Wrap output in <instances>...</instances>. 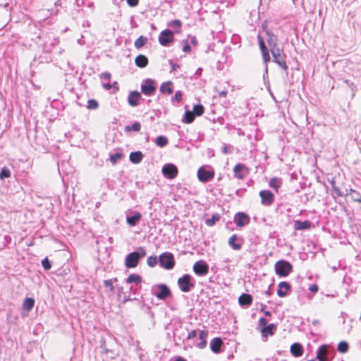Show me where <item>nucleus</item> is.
<instances>
[{
    "label": "nucleus",
    "mask_w": 361,
    "mask_h": 361,
    "mask_svg": "<svg viewBox=\"0 0 361 361\" xmlns=\"http://www.w3.org/2000/svg\"><path fill=\"white\" fill-rule=\"evenodd\" d=\"M159 265L165 269H172L175 266L173 255L169 252L161 254L159 257Z\"/></svg>",
    "instance_id": "39448f33"
},
{
    "label": "nucleus",
    "mask_w": 361,
    "mask_h": 361,
    "mask_svg": "<svg viewBox=\"0 0 361 361\" xmlns=\"http://www.w3.org/2000/svg\"><path fill=\"white\" fill-rule=\"evenodd\" d=\"M328 348L325 345H321L317 350L316 359L318 361H329Z\"/></svg>",
    "instance_id": "dca6fc26"
},
{
    "label": "nucleus",
    "mask_w": 361,
    "mask_h": 361,
    "mask_svg": "<svg viewBox=\"0 0 361 361\" xmlns=\"http://www.w3.org/2000/svg\"><path fill=\"white\" fill-rule=\"evenodd\" d=\"M172 85L171 81H167L161 85L160 92L161 93L166 92L168 94H171L173 93V90L170 87Z\"/></svg>",
    "instance_id": "c85d7f7f"
},
{
    "label": "nucleus",
    "mask_w": 361,
    "mask_h": 361,
    "mask_svg": "<svg viewBox=\"0 0 361 361\" xmlns=\"http://www.w3.org/2000/svg\"><path fill=\"white\" fill-rule=\"evenodd\" d=\"M259 196L262 200V203L264 205L269 206L274 200V194L269 190H262L259 192Z\"/></svg>",
    "instance_id": "4468645a"
},
{
    "label": "nucleus",
    "mask_w": 361,
    "mask_h": 361,
    "mask_svg": "<svg viewBox=\"0 0 361 361\" xmlns=\"http://www.w3.org/2000/svg\"><path fill=\"white\" fill-rule=\"evenodd\" d=\"M220 219L221 215L218 213H215L212 215V218H209L205 220V224L208 226H213Z\"/></svg>",
    "instance_id": "473e14b6"
},
{
    "label": "nucleus",
    "mask_w": 361,
    "mask_h": 361,
    "mask_svg": "<svg viewBox=\"0 0 361 361\" xmlns=\"http://www.w3.org/2000/svg\"><path fill=\"white\" fill-rule=\"evenodd\" d=\"M42 265L45 270H49L51 267V262L47 257H45L42 261Z\"/></svg>",
    "instance_id": "a18cd8bd"
},
{
    "label": "nucleus",
    "mask_w": 361,
    "mask_h": 361,
    "mask_svg": "<svg viewBox=\"0 0 361 361\" xmlns=\"http://www.w3.org/2000/svg\"><path fill=\"white\" fill-rule=\"evenodd\" d=\"M116 281H117V278H113V279H111L109 280H105L104 281V285L105 287L109 288L111 291H113L114 288L113 283Z\"/></svg>",
    "instance_id": "37998d69"
},
{
    "label": "nucleus",
    "mask_w": 361,
    "mask_h": 361,
    "mask_svg": "<svg viewBox=\"0 0 361 361\" xmlns=\"http://www.w3.org/2000/svg\"><path fill=\"white\" fill-rule=\"evenodd\" d=\"M141 98V93L137 91H131L128 97V103L131 106H138V100Z\"/></svg>",
    "instance_id": "f3484780"
},
{
    "label": "nucleus",
    "mask_w": 361,
    "mask_h": 361,
    "mask_svg": "<svg viewBox=\"0 0 361 361\" xmlns=\"http://www.w3.org/2000/svg\"><path fill=\"white\" fill-rule=\"evenodd\" d=\"M233 221L237 226L243 227L250 223V218L247 214L239 212L235 214Z\"/></svg>",
    "instance_id": "9b49d317"
},
{
    "label": "nucleus",
    "mask_w": 361,
    "mask_h": 361,
    "mask_svg": "<svg viewBox=\"0 0 361 361\" xmlns=\"http://www.w3.org/2000/svg\"><path fill=\"white\" fill-rule=\"evenodd\" d=\"M277 329V326L274 324H269L266 326L261 329V334L263 338H267L269 336H273Z\"/></svg>",
    "instance_id": "6ab92c4d"
},
{
    "label": "nucleus",
    "mask_w": 361,
    "mask_h": 361,
    "mask_svg": "<svg viewBox=\"0 0 361 361\" xmlns=\"http://www.w3.org/2000/svg\"><path fill=\"white\" fill-rule=\"evenodd\" d=\"M190 50H191L190 45L188 42H185V45L183 47V51L184 52H189V51H190Z\"/></svg>",
    "instance_id": "052dcab7"
},
{
    "label": "nucleus",
    "mask_w": 361,
    "mask_h": 361,
    "mask_svg": "<svg viewBox=\"0 0 361 361\" xmlns=\"http://www.w3.org/2000/svg\"><path fill=\"white\" fill-rule=\"evenodd\" d=\"M157 288L159 289V291L155 293V296L159 300H165L168 298L171 297V291L170 288L164 283H160L157 285Z\"/></svg>",
    "instance_id": "9d476101"
},
{
    "label": "nucleus",
    "mask_w": 361,
    "mask_h": 361,
    "mask_svg": "<svg viewBox=\"0 0 361 361\" xmlns=\"http://www.w3.org/2000/svg\"><path fill=\"white\" fill-rule=\"evenodd\" d=\"M269 184L271 188H272L274 190H275L277 192L279 188L281 187V185L282 184V181L280 178L274 177L270 179Z\"/></svg>",
    "instance_id": "7c9ffc66"
},
{
    "label": "nucleus",
    "mask_w": 361,
    "mask_h": 361,
    "mask_svg": "<svg viewBox=\"0 0 361 361\" xmlns=\"http://www.w3.org/2000/svg\"><path fill=\"white\" fill-rule=\"evenodd\" d=\"M103 87L107 90H110L111 88V85L110 83H104Z\"/></svg>",
    "instance_id": "338daca9"
},
{
    "label": "nucleus",
    "mask_w": 361,
    "mask_h": 361,
    "mask_svg": "<svg viewBox=\"0 0 361 361\" xmlns=\"http://www.w3.org/2000/svg\"><path fill=\"white\" fill-rule=\"evenodd\" d=\"M259 49L262 52V54H263L264 53H269V50H268L267 46H264V47H261Z\"/></svg>",
    "instance_id": "69168bd1"
},
{
    "label": "nucleus",
    "mask_w": 361,
    "mask_h": 361,
    "mask_svg": "<svg viewBox=\"0 0 361 361\" xmlns=\"http://www.w3.org/2000/svg\"><path fill=\"white\" fill-rule=\"evenodd\" d=\"M207 335H208L207 331L202 330V331H200V332L199 334V338L201 341H206V337L207 336Z\"/></svg>",
    "instance_id": "8fccbe9b"
},
{
    "label": "nucleus",
    "mask_w": 361,
    "mask_h": 361,
    "mask_svg": "<svg viewBox=\"0 0 361 361\" xmlns=\"http://www.w3.org/2000/svg\"><path fill=\"white\" fill-rule=\"evenodd\" d=\"M262 59L264 63H267L270 61L269 53H264L262 54Z\"/></svg>",
    "instance_id": "6e6d98bb"
},
{
    "label": "nucleus",
    "mask_w": 361,
    "mask_h": 361,
    "mask_svg": "<svg viewBox=\"0 0 361 361\" xmlns=\"http://www.w3.org/2000/svg\"><path fill=\"white\" fill-rule=\"evenodd\" d=\"M169 63L171 65V71H176L178 68H179V65L174 63L171 60H169Z\"/></svg>",
    "instance_id": "680f3d73"
},
{
    "label": "nucleus",
    "mask_w": 361,
    "mask_h": 361,
    "mask_svg": "<svg viewBox=\"0 0 361 361\" xmlns=\"http://www.w3.org/2000/svg\"><path fill=\"white\" fill-rule=\"evenodd\" d=\"M168 143V139L166 137L159 135L156 138V144L157 146L163 147H165Z\"/></svg>",
    "instance_id": "4c0bfd02"
},
{
    "label": "nucleus",
    "mask_w": 361,
    "mask_h": 361,
    "mask_svg": "<svg viewBox=\"0 0 361 361\" xmlns=\"http://www.w3.org/2000/svg\"><path fill=\"white\" fill-rule=\"evenodd\" d=\"M174 41V35L171 30L169 29L164 30L159 36V42L164 47H167L169 43Z\"/></svg>",
    "instance_id": "0eeeda50"
},
{
    "label": "nucleus",
    "mask_w": 361,
    "mask_h": 361,
    "mask_svg": "<svg viewBox=\"0 0 361 361\" xmlns=\"http://www.w3.org/2000/svg\"><path fill=\"white\" fill-rule=\"evenodd\" d=\"M182 99V92L181 91L178 90L176 92L174 96L171 98V102H173L174 100H176L178 102H180Z\"/></svg>",
    "instance_id": "09e8293b"
},
{
    "label": "nucleus",
    "mask_w": 361,
    "mask_h": 361,
    "mask_svg": "<svg viewBox=\"0 0 361 361\" xmlns=\"http://www.w3.org/2000/svg\"><path fill=\"white\" fill-rule=\"evenodd\" d=\"M98 106H99V103L96 99H89L87 101V107L89 109L95 110L98 108Z\"/></svg>",
    "instance_id": "79ce46f5"
},
{
    "label": "nucleus",
    "mask_w": 361,
    "mask_h": 361,
    "mask_svg": "<svg viewBox=\"0 0 361 361\" xmlns=\"http://www.w3.org/2000/svg\"><path fill=\"white\" fill-rule=\"evenodd\" d=\"M215 91L218 92V94L220 97H226L228 93L226 90L219 91L216 89H215Z\"/></svg>",
    "instance_id": "bf43d9fd"
},
{
    "label": "nucleus",
    "mask_w": 361,
    "mask_h": 361,
    "mask_svg": "<svg viewBox=\"0 0 361 361\" xmlns=\"http://www.w3.org/2000/svg\"><path fill=\"white\" fill-rule=\"evenodd\" d=\"M207 345V341H201L200 343L197 344V347L200 349H203Z\"/></svg>",
    "instance_id": "e2e57ef3"
},
{
    "label": "nucleus",
    "mask_w": 361,
    "mask_h": 361,
    "mask_svg": "<svg viewBox=\"0 0 361 361\" xmlns=\"http://www.w3.org/2000/svg\"><path fill=\"white\" fill-rule=\"evenodd\" d=\"M275 272L280 277H286L293 271V265L286 260L277 261L274 265Z\"/></svg>",
    "instance_id": "f03ea898"
},
{
    "label": "nucleus",
    "mask_w": 361,
    "mask_h": 361,
    "mask_svg": "<svg viewBox=\"0 0 361 361\" xmlns=\"http://www.w3.org/2000/svg\"><path fill=\"white\" fill-rule=\"evenodd\" d=\"M273 61L279 65L284 71H287L288 66L286 61V54H284L283 49L281 47L275 48L271 51Z\"/></svg>",
    "instance_id": "20e7f679"
},
{
    "label": "nucleus",
    "mask_w": 361,
    "mask_h": 361,
    "mask_svg": "<svg viewBox=\"0 0 361 361\" xmlns=\"http://www.w3.org/2000/svg\"><path fill=\"white\" fill-rule=\"evenodd\" d=\"M252 297L248 293H243L238 298V303L241 307H248L252 304Z\"/></svg>",
    "instance_id": "4be33fe9"
},
{
    "label": "nucleus",
    "mask_w": 361,
    "mask_h": 361,
    "mask_svg": "<svg viewBox=\"0 0 361 361\" xmlns=\"http://www.w3.org/2000/svg\"><path fill=\"white\" fill-rule=\"evenodd\" d=\"M11 176V171L6 168L4 167L1 169L0 171V179L3 180L6 178H9Z\"/></svg>",
    "instance_id": "c03bdc74"
},
{
    "label": "nucleus",
    "mask_w": 361,
    "mask_h": 361,
    "mask_svg": "<svg viewBox=\"0 0 361 361\" xmlns=\"http://www.w3.org/2000/svg\"><path fill=\"white\" fill-rule=\"evenodd\" d=\"M158 259L157 256H149L147 259V264L150 267H154L157 264Z\"/></svg>",
    "instance_id": "ea45409f"
},
{
    "label": "nucleus",
    "mask_w": 361,
    "mask_h": 361,
    "mask_svg": "<svg viewBox=\"0 0 361 361\" xmlns=\"http://www.w3.org/2000/svg\"><path fill=\"white\" fill-rule=\"evenodd\" d=\"M126 282L127 283H135L136 284H138L142 282V277L138 274H130L128 277L126 279Z\"/></svg>",
    "instance_id": "c756f323"
},
{
    "label": "nucleus",
    "mask_w": 361,
    "mask_h": 361,
    "mask_svg": "<svg viewBox=\"0 0 361 361\" xmlns=\"http://www.w3.org/2000/svg\"><path fill=\"white\" fill-rule=\"evenodd\" d=\"M193 271L197 276H205L209 271V266L205 262L200 260L194 264Z\"/></svg>",
    "instance_id": "f8f14e48"
},
{
    "label": "nucleus",
    "mask_w": 361,
    "mask_h": 361,
    "mask_svg": "<svg viewBox=\"0 0 361 361\" xmlns=\"http://www.w3.org/2000/svg\"><path fill=\"white\" fill-rule=\"evenodd\" d=\"M123 157L122 153L116 152L110 155V161L113 164H115L119 161Z\"/></svg>",
    "instance_id": "a19ab883"
},
{
    "label": "nucleus",
    "mask_w": 361,
    "mask_h": 361,
    "mask_svg": "<svg viewBox=\"0 0 361 361\" xmlns=\"http://www.w3.org/2000/svg\"><path fill=\"white\" fill-rule=\"evenodd\" d=\"M267 42L269 47L270 51L275 48L281 47L278 44V37L274 35L271 31H267Z\"/></svg>",
    "instance_id": "2eb2a0df"
},
{
    "label": "nucleus",
    "mask_w": 361,
    "mask_h": 361,
    "mask_svg": "<svg viewBox=\"0 0 361 361\" xmlns=\"http://www.w3.org/2000/svg\"><path fill=\"white\" fill-rule=\"evenodd\" d=\"M291 286L289 283L286 281H281L279 284V289L277 290V295L281 297H285L287 295L286 291L290 290Z\"/></svg>",
    "instance_id": "412c9836"
},
{
    "label": "nucleus",
    "mask_w": 361,
    "mask_h": 361,
    "mask_svg": "<svg viewBox=\"0 0 361 361\" xmlns=\"http://www.w3.org/2000/svg\"><path fill=\"white\" fill-rule=\"evenodd\" d=\"M35 305V300L32 298H26L23 302V310H26L27 312H30L32 310Z\"/></svg>",
    "instance_id": "cd10ccee"
},
{
    "label": "nucleus",
    "mask_w": 361,
    "mask_h": 361,
    "mask_svg": "<svg viewBox=\"0 0 361 361\" xmlns=\"http://www.w3.org/2000/svg\"><path fill=\"white\" fill-rule=\"evenodd\" d=\"M349 345L345 341H341L337 346V350L341 353H345L348 350Z\"/></svg>",
    "instance_id": "58836bf2"
},
{
    "label": "nucleus",
    "mask_w": 361,
    "mask_h": 361,
    "mask_svg": "<svg viewBox=\"0 0 361 361\" xmlns=\"http://www.w3.org/2000/svg\"><path fill=\"white\" fill-rule=\"evenodd\" d=\"M309 290L312 292V293H317L319 290V288L317 286V285L316 284H312L310 286L309 288Z\"/></svg>",
    "instance_id": "13d9d810"
},
{
    "label": "nucleus",
    "mask_w": 361,
    "mask_h": 361,
    "mask_svg": "<svg viewBox=\"0 0 361 361\" xmlns=\"http://www.w3.org/2000/svg\"><path fill=\"white\" fill-rule=\"evenodd\" d=\"M182 25V23L180 20H173L169 23V26L172 27L180 28Z\"/></svg>",
    "instance_id": "de8ad7c7"
},
{
    "label": "nucleus",
    "mask_w": 361,
    "mask_h": 361,
    "mask_svg": "<svg viewBox=\"0 0 361 361\" xmlns=\"http://www.w3.org/2000/svg\"><path fill=\"white\" fill-rule=\"evenodd\" d=\"M235 178L243 180L248 173L247 167L243 164H238L233 168Z\"/></svg>",
    "instance_id": "ddd939ff"
},
{
    "label": "nucleus",
    "mask_w": 361,
    "mask_h": 361,
    "mask_svg": "<svg viewBox=\"0 0 361 361\" xmlns=\"http://www.w3.org/2000/svg\"><path fill=\"white\" fill-rule=\"evenodd\" d=\"M290 353L294 357H300L303 353V348L299 343H294L290 346Z\"/></svg>",
    "instance_id": "b1692460"
},
{
    "label": "nucleus",
    "mask_w": 361,
    "mask_h": 361,
    "mask_svg": "<svg viewBox=\"0 0 361 361\" xmlns=\"http://www.w3.org/2000/svg\"><path fill=\"white\" fill-rule=\"evenodd\" d=\"M111 73L109 72H104L102 73L101 75V78H104V80H109L111 78Z\"/></svg>",
    "instance_id": "4d7b16f0"
},
{
    "label": "nucleus",
    "mask_w": 361,
    "mask_h": 361,
    "mask_svg": "<svg viewBox=\"0 0 361 361\" xmlns=\"http://www.w3.org/2000/svg\"><path fill=\"white\" fill-rule=\"evenodd\" d=\"M197 335V332L196 330H192L190 332L188 333V335L187 336V339H192L196 337Z\"/></svg>",
    "instance_id": "603ef678"
},
{
    "label": "nucleus",
    "mask_w": 361,
    "mask_h": 361,
    "mask_svg": "<svg viewBox=\"0 0 361 361\" xmlns=\"http://www.w3.org/2000/svg\"><path fill=\"white\" fill-rule=\"evenodd\" d=\"M346 195H350L352 200L354 202H361V194L359 192L353 189H350L349 192Z\"/></svg>",
    "instance_id": "72a5a7b5"
},
{
    "label": "nucleus",
    "mask_w": 361,
    "mask_h": 361,
    "mask_svg": "<svg viewBox=\"0 0 361 361\" xmlns=\"http://www.w3.org/2000/svg\"><path fill=\"white\" fill-rule=\"evenodd\" d=\"M147 255L146 250L143 247H139L134 252L127 255L125 259V266L128 269L135 268L137 266L140 259Z\"/></svg>",
    "instance_id": "f257e3e1"
},
{
    "label": "nucleus",
    "mask_w": 361,
    "mask_h": 361,
    "mask_svg": "<svg viewBox=\"0 0 361 361\" xmlns=\"http://www.w3.org/2000/svg\"><path fill=\"white\" fill-rule=\"evenodd\" d=\"M156 91L154 80L151 78L145 79L141 85V92L146 96H152Z\"/></svg>",
    "instance_id": "423d86ee"
},
{
    "label": "nucleus",
    "mask_w": 361,
    "mask_h": 361,
    "mask_svg": "<svg viewBox=\"0 0 361 361\" xmlns=\"http://www.w3.org/2000/svg\"><path fill=\"white\" fill-rule=\"evenodd\" d=\"M195 117V116L192 111H186L182 121L185 123H191L193 122Z\"/></svg>",
    "instance_id": "2f4dec72"
},
{
    "label": "nucleus",
    "mask_w": 361,
    "mask_h": 361,
    "mask_svg": "<svg viewBox=\"0 0 361 361\" xmlns=\"http://www.w3.org/2000/svg\"><path fill=\"white\" fill-rule=\"evenodd\" d=\"M258 323H259V326L262 328H263L264 326H267V320L264 318V317H261L259 321H258Z\"/></svg>",
    "instance_id": "3c124183"
},
{
    "label": "nucleus",
    "mask_w": 361,
    "mask_h": 361,
    "mask_svg": "<svg viewBox=\"0 0 361 361\" xmlns=\"http://www.w3.org/2000/svg\"><path fill=\"white\" fill-rule=\"evenodd\" d=\"M139 3V0H127V4L130 7L136 6Z\"/></svg>",
    "instance_id": "864d4df0"
},
{
    "label": "nucleus",
    "mask_w": 361,
    "mask_h": 361,
    "mask_svg": "<svg viewBox=\"0 0 361 361\" xmlns=\"http://www.w3.org/2000/svg\"><path fill=\"white\" fill-rule=\"evenodd\" d=\"M178 168L176 165L173 164H166L162 167V173L164 176V177L169 178V179H173L175 178L178 175Z\"/></svg>",
    "instance_id": "1a4fd4ad"
},
{
    "label": "nucleus",
    "mask_w": 361,
    "mask_h": 361,
    "mask_svg": "<svg viewBox=\"0 0 361 361\" xmlns=\"http://www.w3.org/2000/svg\"><path fill=\"white\" fill-rule=\"evenodd\" d=\"M224 344L221 338L216 337L213 338L210 342V348L214 353H219L221 352V347Z\"/></svg>",
    "instance_id": "a211bd4d"
},
{
    "label": "nucleus",
    "mask_w": 361,
    "mask_h": 361,
    "mask_svg": "<svg viewBox=\"0 0 361 361\" xmlns=\"http://www.w3.org/2000/svg\"><path fill=\"white\" fill-rule=\"evenodd\" d=\"M257 39L259 48L266 46L264 39L259 35L257 36Z\"/></svg>",
    "instance_id": "5fc2aeb1"
},
{
    "label": "nucleus",
    "mask_w": 361,
    "mask_h": 361,
    "mask_svg": "<svg viewBox=\"0 0 361 361\" xmlns=\"http://www.w3.org/2000/svg\"><path fill=\"white\" fill-rule=\"evenodd\" d=\"M332 195L334 198H336V195L338 197H342L344 194L341 191V190L337 186H334L332 188Z\"/></svg>",
    "instance_id": "49530a36"
},
{
    "label": "nucleus",
    "mask_w": 361,
    "mask_h": 361,
    "mask_svg": "<svg viewBox=\"0 0 361 361\" xmlns=\"http://www.w3.org/2000/svg\"><path fill=\"white\" fill-rule=\"evenodd\" d=\"M237 239H238V235L236 234H233L228 239V245L234 250H240L241 249V247H242L241 244L235 243V240Z\"/></svg>",
    "instance_id": "bb28decb"
},
{
    "label": "nucleus",
    "mask_w": 361,
    "mask_h": 361,
    "mask_svg": "<svg viewBox=\"0 0 361 361\" xmlns=\"http://www.w3.org/2000/svg\"><path fill=\"white\" fill-rule=\"evenodd\" d=\"M142 214L139 212H134L131 216H127L126 221L130 226H135L141 220Z\"/></svg>",
    "instance_id": "aec40b11"
},
{
    "label": "nucleus",
    "mask_w": 361,
    "mask_h": 361,
    "mask_svg": "<svg viewBox=\"0 0 361 361\" xmlns=\"http://www.w3.org/2000/svg\"><path fill=\"white\" fill-rule=\"evenodd\" d=\"M141 125L139 122H135L131 126H126L125 127V132L128 133L130 131L137 132L140 130Z\"/></svg>",
    "instance_id": "c9c22d12"
},
{
    "label": "nucleus",
    "mask_w": 361,
    "mask_h": 361,
    "mask_svg": "<svg viewBox=\"0 0 361 361\" xmlns=\"http://www.w3.org/2000/svg\"><path fill=\"white\" fill-rule=\"evenodd\" d=\"M214 171L213 169L207 170L204 166H201L197 171V178L202 183H207L213 179Z\"/></svg>",
    "instance_id": "6e6552de"
},
{
    "label": "nucleus",
    "mask_w": 361,
    "mask_h": 361,
    "mask_svg": "<svg viewBox=\"0 0 361 361\" xmlns=\"http://www.w3.org/2000/svg\"><path fill=\"white\" fill-rule=\"evenodd\" d=\"M101 348L103 350V351L106 354L108 353V349L106 348L105 341H102L100 345Z\"/></svg>",
    "instance_id": "0e129e2a"
},
{
    "label": "nucleus",
    "mask_w": 361,
    "mask_h": 361,
    "mask_svg": "<svg viewBox=\"0 0 361 361\" xmlns=\"http://www.w3.org/2000/svg\"><path fill=\"white\" fill-rule=\"evenodd\" d=\"M192 111L193 112V114H195V116H200L204 114V108L200 104H195V105H194Z\"/></svg>",
    "instance_id": "e433bc0d"
},
{
    "label": "nucleus",
    "mask_w": 361,
    "mask_h": 361,
    "mask_svg": "<svg viewBox=\"0 0 361 361\" xmlns=\"http://www.w3.org/2000/svg\"><path fill=\"white\" fill-rule=\"evenodd\" d=\"M142 159L143 154L140 151L132 152L129 156V160L135 164H140Z\"/></svg>",
    "instance_id": "a878e982"
},
{
    "label": "nucleus",
    "mask_w": 361,
    "mask_h": 361,
    "mask_svg": "<svg viewBox=\"0 0 361 361\" xmlns=\"http://www.w3.org/2000/svg\"><path fill=\"white\" fill-rule=\"evenodd\" d=\"M178 286L183 293H188L195 286V280L190 274H184L178 279Z\"/></svg>",
    "instance_id": "7ed1b4c3"
},
{
    "label": "nucleus",
    "mask_w": 361,
    "mask_h": 361,
    "mask_svg": "<svg viewBox=\"0 0 361 361\" xmlns=\"http://www.w3.org/2000/svg\"><path fill=\"white\" fill-rule=\"evenodd\" d=\"M147 38L142 35L140 36L135 42L134 46L136 49H140L145 45Z\"/></svg>",
    "instance_id": "f704fd0d"
},
{
    "label": "nucleus",
    "mask_w": 361,
    "mask_h": 361,
    "mask_svg": "<svg viewBox=\"0 0 361 361\" xmlns=\"http://www.w3.org/2000/svg\"><path fill=\"white\" fill-rule=\"evenodd\" d=\"M148 59L143 54H139L135 59V65L141 68H145L148 65Z\"/></svg>",
    "instance_id": "393cba45"
},
{
    "label": "nucleus",
    "mask_w": 361,
    "mask_h": 361,
    "mask_svg": "<svg viewBox=\"0 0 361 361\" xmlns=\"http://www.w3.org/2000/svg\"><path fill=\"white\" fill-rule=\"evenodd\" d=\"M175 361H187V360L185 358H183V357H182L180 356H178L175 359Z\"/></svg>",
    "instance_id": "774afa93"
},
{
    "label": "nucleus",
    "mask_w": 361,
    "mask_h": 361,
    "mask_svg": "<svg viewBox=\"0 0 361 361\" xmlns=\"http://www.w3.org/2000/svg\"><path fill=\"white\" fill-rule=\"evenodd\" d=\"M312 227V223L308 221H300V220H295L294 221V228L295 230H306L310 229Z\"/></svg>",
    "instance_id": "5701e85b"
}]
</instances>
